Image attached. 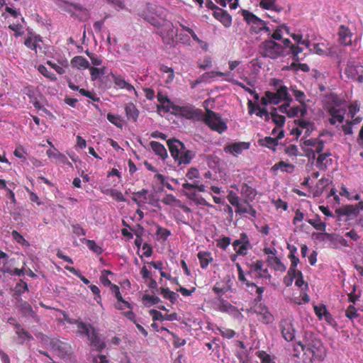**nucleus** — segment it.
<instances>
[{
  "instance_id": "nucleus-8",
  "label": "nucleus",
  "mask_w": 363,
  "mask_h": 363,
  "mask_svg": "<svg viewBox=\"0 0 363 363\" xmlns=\"http://www.w3.org/2000/svg\"><path fill=\"white\" fill-rule=\"evenodd\" d=\"M250 311L256 314L259 322L263 324H270L274 321V316L269 312L268 308L262 303L255 304Z\"/></svg>"
},
{
  "instance_id": "nucleus-5",
  "label": "nucleus",
  "mask_w": 363,
  "mask_h": 363,
  "mask_svg": "<svg viewBox=\"0 0 363 363\" xmlns=\"http://www.w3.org/2000/svg\"><path fill=\"white\" fill-rule=\"evenodd\" d=\"M242 14L244 20L247 24L250 25L252 32L259 33L262 31H264L268 35H270L272 30L267 26L265 21L247 10H242Z\"/></svg>"
},
{
  "instance_id": "nucleus-46",
  "label": "nucleus",
  "mask_w": 363,
  "mask_h": 363,
  "mask_svg": "<svg viewBox=\"0 0 363 363\" xmlns=\"http://www.w3.org/2000/svg\"><path fill=\"white\" fill-rule=\"evenodd\" d=\"M284 32L289 33V28L284 25L280 26L272 34V38L275 40H281L283 38Z\"/></svg>"
},
{
  "instance_id": "nucleus-34",
  "label": "nucleus",
  "mask_w": 363,
  "mask_h": 363,
  "mask_svg": "<svg viewBox=\"0 0 363 363\" xmlns=\"http://www.w3.org/2000/svg\"><path fill=\"white\" fill-rule=\"evenodd\" d=\"M125 111L128 119L135 122L139 116V111L133 103L128 104L125 107Z\"/></svg>"
},
{
  "instance_id": "nucleus-18",
  "label": "nucleus",
  "mask_w": 363,
  "mask_h": 363,
  "mask_svg": "<svg viewBox=\"0 0 363 363\" xmlns=\"http://www.w3.org/2000/svg\"><path fill=\"white\" fill-rule=\"evenodd\" d=\"M296 102H298L300 105L296 104V117L300 113L301 118H304L307 113V105L306 102L309 100H306V96L303 92L296 90Z\"/></svg>"
},
{
  "instance_id": "nucleus-23",
  "label": "nucleus",
  "mask_w": 363,
  "mask_h": 363,
  "mask_svg": "<svg viewBox=\"0 0 363 363\" xmlns=\"http://www.w3.org/2000/svg\"><path fill=\"white\" fill-rule=\"evenodd\" d=\"M251 272L256 273V275L260 278H269L270 274L267 268H264V262L262 260H257L252 263L250 266Z\"/></svg>"
},
{
  "instance_id": "nucleus-32",
  "label": "nucleus",
  "mask_w": 363,
  "mask_h": 363,
  "mask_svg": "<svg viewBox=\"0 0 363 363\" xmlns=\"http://www.w3.org/2000/svg\"><path fill=\"white\" fill-rule=\"evenodd\" d=\"M150 145L154 152L159 155L162 160H165L168 157L166 148L160 143L151 141Z\"/></svg>"
},
{
  "instance_id": "nucleus-51",
  "label": "nucleus",
  "mask_w": 363,
  "mask_h": 363,
  "mask_svg": "<svg viewBox=\"0 0 363 363\" xmlns=\"http://www.w3.org/2000/svg\"><path fill=\"white\" fill-rule=\"evenodd\" d=\"M107 119L110 123L115 125L116 127H123V123L121 116L108 113L107 114Z\"/></svg>"
},
{
  "instance_id": "nucleus-64",
  "label": "nucleus",
  "mask_w": 363,
  "mask_h": 363,
  "mask_svg": "<svg viewBox=\"0 0 363 363\" xmlns=\"http://www.w3.org/2000/svg\"><path fill=\"white\" fill-rule=\"evenodd\" d=\"M179 201L172 194H167L165 197L162 199V202L165 205H172Z\"/></svg>"
},
{
  "instance_id": "nucleus-48",
  "label": "nucleus",
  "mask_w": 363,
  "mask_h": 363,
  "mask_svg": "<svg viewBox=\"0 0 363 363\" xmlns=\"http://www.w3.org/2000/svg\"><path fill=\"white\" fill-rule=\"evenodd\" d=\"M28 291V286L26 282L23 281V280H20L18 283L16 284V286L14 288L15 294L16 296H21L23 293L25 291Z\"/></svg>"
},
{
  "instance_id": "nucleus-33",
  "label": "nucleus",
  "mask_w": 363,
  "mask_h": 363,
  "mask_svg": "<svg viewBox=\"0 0 363 363\" xmlns=\"http://www.w3.org/2000/svg\"><path fill=\"white\" fill-rule=\"evenodd\" d=\"M200 262V266L202 269H206L208 264L213 262L211 253L207 251L199 252L197 255Z\"/></svg>"
},
{
  "instance_id": "nucleus-11",
  "label": "nucleus",
  "mask_w": 363,
  "mask_h": 363,
  "mask_svg": "<svg viewBox=\"0 0 363 363\" xmlns=\"http://www.w3.org/2000/svg\"><path fill=\"white\" fill-rule=\"evenodd\" d=\"M50 345L53 350L58 352V355L61 357H65L71 353V346L57 339L51 340Z\"/></svg>"
},
{
  "instance_id": "nucleus-20",
  "label": "nucleus",
  "mask_w": 363,
  "mask_h": 363,
  "mask_svg": "<svg viewBox=\"0 0 363 363\" xmlns=\"http://www.w3.org/2000/svg\"><path fill=\"white\" fill-rule=\"evenodd\" d=\"M249 148V143L245 142L234 143L231 145H226L224 151L226 153L232 154L235 156L242 154L244 150Z\"/></svg>"
},
{
  "instance_id": "nucleus-41",
  "label": "nucleus",
  "mask_w": 363,
  "mask_h": 363,
  "mask_svg": "<svg viewBox=\"0 0 363 363\" xmlns=\"http://www.w3.org/2000/svg\"><path fill=\"white\" fill-rule=\"evenodd\" d=\"M40 38L35 36V37H28L25 41L24 45L30 48L32 50H34L37 53V48L40 47V45L38 44V41H40Z\"/></svg>"
},
{
  "instance_id": "nucleus-58",
  "label": "nucleus",
  "mask_w": 363,
  "mask_h": 363,
  "mask_svg": "<svg viewBox=\"0 0 363 363\" xmlns=\"http://www.w3.org/2000/svg\"><path fill=\"white\" fill-rule=\"evenodd\" d=\"M186 177L189 180H194L195 179H199L200 178V174L199 171L196 167H191L189 169L188 172L186 174Z\"/></svg>"
},
{
  "instance_id": "nucleus-57",
  "label": "nucleus",
  "mask_w": 363,
  "mask_h": 363,
  "mask_svg": "<svg viewBox=\"0 0 363 363\" xmlns=\"http://www.w3.org/2000/svg\"><path fill=\"white\" fill-rule=\"evenodd\" d=\"M39 72L42 74L44 77L51 79V80H55L56 77L55 75L52 73L51 72L48 71L47 67L44 65H39L38 68Z\"/></svg>"
},
{
  "instance_id": "nucleus-56",
  "label": "nucleus",
  "mask_w": 363,
  "mask_h": 363,
  "mask_svg": "<svg viewBox=\"0 0 363 363\" xmlns=\"http://www.w3.org/2000/svg\"><path fill=\"white\" fill-rule=\"evenodd\" d=\"M289 106V101L281 106H279L278 109L281 113H286L289 117H294L295 116V108L291 107L290 110L288 111V108Z\"/></svg>"
},
{
  "instance_id": "nucleus-43",
  "label": "nucleus",
  "mask_w": 363,
  "mask_h": 363,
  "mask_svg": "<svg viewBox=\"0 0 363 363\" xmlns=\"http://www.w3.org/2000/svg\"><path fill=\"white\" fill-rule=\"evenodd\" d=\"M89 72L91 80L95 81L106 74V67H102L101 68H96L91 67L89 68Z\"/></svg>"
},
{
  "instance_id": "nucleus-27",
  "label": "nucleus",
  "mask_w": 363,
  "mask_h": 363,
  "mask_svg": "<svg viewBox=\"0 0 363 363\" xmlns=\"http://www.w3.org/2000/svg\"><path fill=\"white\" fill-rule=\"evenodd\" d=\"M16 307L19 309L21 313L25 317L30 316L33 318L35 315V313L30 303L23 301L22 298L18 300Z\"/></svg>"
},
{
  "instance_id": "nucleus-53",
  "label": "nucleus",
  "mask_w": 363,
  "mask_h": 363,
  "mask_svg": "<svg viewBox=\"0 0 363 363\" xmlns=\"http://www.w3.org/2000/svg\"><path fill=\"white\" fill-rule=\"evenodd\" d=\"M86 242L89 249L93 251L94 253L101 255L103 252L102 247L99 246L94 240H86Z\"/></svg>"
},
{
  "instance_id": "nucleus-49",
  "label": "nucleus",
  "mask_w": 363,
  "mask_h": 363,
  "mask_svg": "<svg viewBox=\"0 0 363 363\" xmlns=\"http://www.w3.org/2000/svg\"><path fill=\"white\" fill-rule=\"evenodd\" d=\"M233 306L228 301L221 299L217 305V309L223 313L230 312Z\"/></svg>"
},
{
  "instance_id": "nucleus-54",
  "label": "nucleus",
  "mask_w": 363,
  "mask_h": 363,
  "mask_svg": "<svg viewBox=\"0 0 363 363\" xmlns=\"http://www.w3.org/2000/svg\"><path fill=\"white\" fill-rule=\"evenodd\" d=\"M218 330H219L220 335L224 337L227 339H231L235 337L236 335V333L235 330L223 327L218 328Z\"/></svg>"
},
{
  "instance_id": "nucleus-59",
  "label": "nucleus",
  "mask_w": 363,
  "mask_h": 363,
  "mask_svg": "<svg viewBox=\"0 0 363 363\" xmlns=\"http://www.w3.org/2000/svg\"><path fill=\"white\" fill-rule=\"evenodd\" d=\"M230 238L229 237H223L217 240L216 246L222 250H225L227 247L230 244Z\"/></svg>"
},
{
  "instance_id": "nucleus-29",
  "label": "nucleus",
  "mask_w": 363,
  "mask_h": 363,
  "mask_svg": "<svg viewBox=\"0 0 363 363\" xmlns=\"http://www.w3.org/2000/svg\"><path fill=\"white\" fill-rule=\"evenodd\" d=\"M145 20L157 28H160L167 20L162 13L147 15Z\"/></svg>"
},
{
  "instance_id": "nucleus-55",
  "label": "nucleus",
  "mask_w": 363,
  "mask_h": 363,
  "mask_svg": "<svg viewBox=\"0 0 363 363\" xmlns=\"http://www.w3.org/2000/svg\"><path fill=\"white\" fill-rule=\"evenodd\" d=\"M65 269L67 271H69V272H71L72 274H73L74 275L77 276V277H79L80 279V280L85 284H89V281L85 277H84L78 270H77L75 268L72 267H70V266H65Z\"/></svg>"
},
{
  "instance_id": "nucleus-4",
  "label": "nucleus",
  "mask_w": 363,
  "mask_h": 363,
  "mask_svg": "<svg viewBox=\"0 0 363 363\" xmlns=\"http://www.w3.org/2000/svg\"><path fill=\"white\" fill-rule=\"evenodd\" d=\"M259 52L264 57L277 59L283 53V46L273 40H266L259 46Z\"/></svg>"
},
{
  "instance_id": "nucleus-2",
  "label": "nucleus",
  "mask_w": 363,
  "mask_h": 363,
  "mask_svg": "<svg viewBox=\"0 0 363 363\" xmlns=\"http://www.w3.org/2000/svg\"><path fill=\"white\" fill-rule=\"evenodd\" d=\"M203 121L212 130L219 133L225 132L228 128L226 123L221 118L220 114L208 108H206V114Z\"/></svg>"
},
{
  "instance_id": "nucleus-28",
  "label": "nucleus",
  "mask_w": 363,
  "mask_h": 363,
  "mask_svg": "<svg viewBox=\"0 0 363 363\" xmlns=\"http://www.w3.org/2000/svg\"><path fill=\"white\" fill-rule=\"evenodd\" d=\"M68 86L73 91H78L79 94L82 96L88 97L91 99L93 101L98 102L99 101V97L96 96V94H94L89 91H87L84 89H80L78 86L75 85L71 79L67 81Z\"/></svg>"
},
{
  "instance_id": "nucleus-47",
  "label": "nucleus",
  "mask_w": 363,
  "mask_h": 363,
  "mask_svg": "<svg viewBox=\"0 0 363 363\" xmlns=\"http://www.w3.org/2000/svg\"><path fill=\"white\" fill-rule=\"evenodd\" d=\"M241 193L247 198L252 199L256 195V191L252 187L247 184H243L241 186Z\"/></svg>"
},
{
  "instance_id": "nucleus-42",
  "label": "nucleus",
  "mask_w": 363,
  "mask_h": 363,
  "mask_svg": "<svg viewBox=\"0 0 363 363\" xmlns=\"http://www.w3.org/2000/svg\"><path fill=\"white\" fill-rule=\"evenodd\" d=\"M160 294L165 299L169 300L172 303H174L177 301L178 295L174 291H170L169 289L161 288Z\"/></svg>"
},
{
  "instance_id": "nucleus-50",
  "label": "nucleus",
  "mask_w": 363,
  "mask_h": 363,
  "mask_svg": "<svg viewBox=\"0 0 363 363\" xmlns=\"http://www.w3.org/2000/svg\"><path fill=\"white\" fill-rule=\"evenodd\" d=\"M16 334L22 340H25L26 339L33 340V337L27 330L23 328L21 325H18V329L16 330Z\"/></svg>"
},
{
  "instance_id": "nucleus-45",
  "label": "nucleus",
  "mask_w": 363,
  "mask_h": 363,
  "mask_svg": "<svg viewBox=\"0 0 363 363\" xmlns=\"http://www.w3.org/2000/svg\"><path fill=\"white\" fill-rule=\"evenodd\" d=\"M294 166L292 164H289L286 163L285 162L281 161L277 164H275L272 167V169L274 171L281 169L282 172H286L289 173H292L294 172Z\"/></svg>"
},
{
  "instance_id": "nucleus-35",
  "label": "nucleus",
  "mask_w": 363,
  "mask_h": 363,
  "mask_svg": "<svg viewBox=\"0 0 363 363\" xmlns=\"http://www.w3.org/2000/svg\"><path fill=\"white\" fill-rule=\"evenodd\" d=\"M267 262L276 271L284 272L286 270V267L277 256H272L270 258H267Z\"/></svg>"
},
{
  "instance_id": "nucleus-13",
  "label": "nucleus",
  "mask_w": 363,
  "mask_h": 363,
  "mask_svg": "<svg viewBox=\"0 0 363 363\" xmlns=\"http://www.w3.org/2000/svg\"><path fill=\"white\" fill-rule=\"evenodd\" d=\"M303 286H304V287L301 289L302 291L300 294L301 299L298 302L296 301V304L306 303L310 301L309 296L306 292L308 289V284L303 281L301 272L296 270V286L302 287Z\"/></svg>"
},
{
  "instance_id": "nucleus-63",
  "label": "nucleus",
  "mask_w": 363,
  "mask_h": 363,
  "mask_svg": "<svg viewBox=\"0 0 363 363\" xmlns=\"http://www.w3.org/2000/svg\"><path fill=\"white\" fill-rule=\"evenodd\" d=\"M86 54L90 58L91 63L94 66H99L102 63V60L96 54L91 53L88 50L86 51Z\"/></svg>"
},
{
  "instance_id": "nucleus-7",
  "label": "nucleus",
  "mask_w": 363,
  "mask_h": 363,
  "mask_svg": "<svg viewBox=\"0 0 363 363\" xmlns=\"http://www.w3.org/2000/svg\"><path fill=\"white\" fill-rule=\"evenodd\" d=\"M303 152L308 159H314L315 152L320 153L324 147L323 141H318L317 139L311 138L303 141V145H301Z\"/></svg>"
},
{
  "instance_id": "nucleus-14",
  "label": "nucleus",
  "mask_w": 363,
  "mask_h": 363,
  "mask_svg": "<svg viewBox=\"0 0 363 363\" xmlns=\"http://www.w3.org/2000/svg\"><path fill=\"white\" fill-rule=\"evenodd\" d=\"M14 259H10L9 260H6L3 263V266L0 268V273L4 275L8 274L10 276H23L25 274V268L22 267L21 269L18 268H12V262Z\"/></svg>"
},
{
  "instance_id": "nucleus-38",
  "label": "nucleus",
  "mask_w": 363,
  "mask_h": 363,
  "mask_svg": "<svg viewBox=\"0 0 363 363\" xmlns=\"http://www.w3.org/2000/svg\"><path fill=\"white\" fill-rule=\"evenodd\" d=\"M235 211L240 214L248 213L254 218H255L257 216L256 210L248 202H245V203H242L240 206H238V208H236Z\"/></svg>"
},
{
  "instance_id": "nucleus-9",
  "label": "nucleus",
  "mask_w": 363,
  "mask_h": 363,
  "mask_svg": "<svg viewBox=\"0 0 363 363\" xmlns=\"http://www.w3.org/2000/svg\"><path fill=\"white\" fill-rule=\"evenodd\" d=\"M160 28H162V30L160 31V35L164 43L167 45L173 43L174 38L177 35V31L174 30L172 23L167 21Z\"/></svg>"
},
{
  "instance_id": "nucleus-26",
  "label": "nucleus",
  "mask_w": 363,
  "mask_h": 363,
  "mask_svg": "<svg viewBox=\"0 0 363 363\" xmlns=\"http://www.w3.org/2000/svg\"><path fill=\"white\" fill-rule=\"evenodd\" d=\"M87 337L91 345L96 347L99 352H101L106 347V344L100 339L94 328H91V333Z\"/></svg>"
},
{
  "instance_id": "nucleus-40",
  "label": "nucleus",
  "mask_w": 363,
  "mask_h": 363,
  "mask_svg": "<svg viewBox=\"0 0 363 363\" xmlns=\"http://www.w3.org/2000/svg\"><path fill=\"white\" fill-rule=\"evenodd\" d=\"M272 121L279 126L284 125L285 123V117L277 113V108H273L270 112Z\"/></svg>"
},
{
  "instance_id": "nucleus-30",
  "label": "nucleus",
  "mask_w": 363,
  "mask_h": 363,
  "mask_svg": "<svg viewBox=\"0 0 363 363\" xmlns=\"http://www.w3.org/2000/svg\"><path fill=\"white\" fill-rule=\"evenodd\" d=\"M335 213L339 216H357L359 213V211L357 208L354 205H346L336 209Z\"/></svg>"
},
{
  "instance_id": "nucleus-21",
  "label": "nucleus",
  "mask_w": 363,
  "mask_h": 363,
  "mask_svg": "<svg viewBox=\"0 0 363 363\" xmlns=\"http://www.w3.org/2000/svg\"><path fill=\"white\" fill-rule=\"evenodd\" d=\"M352 33L348 27L341 25L338 30V41L343 45H350L352 44Z\"/></svg>"
},
{
  "instance_id": "nucleus-44",
  "label": "nucleus",
  "mask_w": 363,
  "mask_h": 363,
  "mask_svg": "<svg viewBox=\"0 0 363 363\" xmlns=\"http://www.w3.org/2000/svg\"><path fill=\"white\" fill-rule=\"evenodd\" d=\"M182 187L186 190L196 189L200 192L205 191V186L203 184H200L199 181L197 180L194 181L193 183H184L182 184Z\"/></svg>"
},
{
  "instance_id": "nucleus-16",
  "label": "nucleus",
  "mask_w": 363,
  "mask_h": 363,
  "mask_svg": "<svg viewBox=\"0 0 363 363\" xmlns=\"http://www.w3.org/2000/svg\"><path fill=\"white\" fill-rule=\"evenodd\" d=\"M284 130H279L276 138L265 137L258 140V144L260 146L267 147L271 150H275L276 147L278 145L279 139H281L284 137Z\"/></svg>"
},
{
  "instance_id": "nucleus-1",
  "label": "nucleus",
  "mask_w": 363,
  "mask_h": 363,
  "mask_svg": "<svg viewBox=\"0 0 363 363\" xmlns=\"http://www.w3.org/2000/svg\"><path fill=\"white\" fill-rule=\"evenodd\" d=\"M169 152L178 167L187 165L196 157L195 152L188 150L183 143L177 139L167 140Z\"/></svg>"
},
{
  "instance_id": "nucleus-52",
  "label": "nucleus",
  "mask_w": 363,
  "mask_h": 363,
  "mask_svg": "<svg viewBox=\"0 0 363 363\" xmlns=\"http://www.w3.org/2000/svg\"><path fill=\"white\" fill-rule=\"evenodd\" d=\"M168 333L171 335L173 337V345L175 348H179L182 346H184L186 341L185 339H182L179 337L177 334L172 331H168Z\"/></svg>"
},
{
  "instance_id": "nucleus-6",
  "label": "nucleus",
  "mask_w": 363,
  "mask_h": 363,
  "mask_svg": "<svg viewBox=\"0 0 363 363\" xmlns=\"http://www.w3.org/2000/svg\"><path fill=\"white\" fill-rule=\"evenodd\" d=\"M308 35L305 38L302 34H296V71L301 70L303 72H308L310 68L308 65L298 62V55L305 50H311L309 49L310 42L308 40Z\"/></svg>"
},
{
  "instance_id": "nucleus-22",
  "label": "nucleus",
  "mask_w": 363,
  "mask_h": 363,
  "mask_svg": "<svg viewBox=\"0 0 363 363\" xmlns=\"http://www.w3.org/2000/svg\"><path fill=\"white\" fill-rule=\"evenodd\" d=\"M46 154L50 159L55 160V162L57 163L72 165L67 157L54 147L48 150Z\"/></svg>"
},
{
  "instance_id": "nucleus-12",
  "label": "nucleus",
  "mask_w": 363,
  "mask_h": 363,
  "mask_svg": "<svg viewBox=\"0 0 363 363\" xmlns=\"http://www.w3.org/2000/svg\"><path fill=\"white\" fill-rule=\"evenodd\" d=\"M289 248L290 249L291 266L287 274L284 278V283L286 286H291L295 279V247L291 248V245H289Z\"/></svg>"
},
{
  "instance_id": "nucleus-19",
  "label": "nucleus",
  "mask_w": 363,
  "mask_h": 363,
  "mask_svg": "<svg viewBox=\"0 0 363 363\" xmlns=\"http://www.w3.org/2000/svg\"><path fill=\"white\" fill-rule=\"evenodd\" d=\"M213 16L225 28H229L232 25V16L223 9L220 8L213 12Z\"/></svg>"
},
{
  "instance_id": "nucleus-25",
  "label": "nucleus",
  "mask_w": 363,
  "mask_h": 363,
  "mask_svg": "<svg viewBox=\"0 0 363 363\" xmlns=\"http://www.w3.org/2000/svg\"><path fill=\"white\" fill-rule=\"evenodd\" d=\"M112 79L114 84L120 89H126L128 91H133L135 94L137 96V91L135 89L134 86L131 85L130 83L126 82L125 79L119 74H111Z\"/></svg>"
},
{
  "instance_id": "nucleus-37",
  "label": "nucleus",
  "mask_w": 363,
  "mask_h": 363,
  "mask_svg": "<svg viewBox=\"0 0 363 363\" xmlns=\"http://www.w3.org/2000/svg\"><path fill=\"white\" fill-rule=\"evenodd\" d=\"M71 63L73 67L77 68H84L89 69V68L91 67L89 61L82 56L74 57L72 60Z\"/></svg>"
},
{
  "instance_id": "nucleus-62",
  "label": "nucleus",
  "mask_w": 363,
  "mask_h": 363,
  "mask_svg": "<svg viewBox=\"0 0 363 363\" xmlns=\"http://www.w3.org/2000/svg\"><path fill=\"white\" fill-rule=\"evenodd\" d=\"M11 235H12L13 238L18 243L21 244L23 245H28V242H27V240H26L25 238H23V236L21 234H20L18 231L13 230L12 233H11Z\"/></svg>"
},
{
  "instance_id": "nucleus-24",
  "label": "nucleus",
  "mask_w": 363,
  "mask_h": 363,
  "mask_svg": "<svg viewBox=\"0 0 363 363\" xmlns=\"http://www.w3.org/2000/svg\"><path fill=\"white\" fill-rule=\"evenodd\" d=\"M328 113L331 116V118L329 119L330 124L335 125L337 121L342 123L344 121L345 109L331 106L328 109Z\"/></svg>"
},
{
  "instance_id": "nucleus-10",
  "label": "nucleus",
  "mask_w": 363,
  "mask_h": 363,
  "mask_svg": "<svg viewBox=\"0 0 363 363\" xmlns=\"http://www.w3.org/2000/svg\"><path fill=\"white\" fill-rule=\"evenodd\" d=\"M280 328L283 337L286 341H293L295 338V328L292 320L289 318L282 320L280 323Z\"/></svg>"
},
{
  "instance_id": "nucleus-60",
  "label": "nucleus",
  "mask_w": 363,
  "mask_h": 363,
  "mask_svg": "<svg viewBox=\"0 0 363 363\" xmlns=\"http://www.w3.org/2000/svg\"><path fill=\"white\" fill-rule=\"evenodd\" d=\"M324 45L323 44H313V48H310L311 50H305L304 55L307 53L313 51V52L318 55H323L325 53V50L323 49Z\"/></svg>"
},
{
  "instance_id": "nucleus-3",
  "label": "nucleus",
  "mask_w": 363,
  "mask_h": 363,
  "mask_svg": "<svg viewBox=\"0 0 363 363\" xmlns=\"http://www.w3.org/2000/svg\"><path fill=\"white\" fill-rule=\"evenodd\" d=\"M281 80L272 79L270 84L274 86L276 89V92L267 91V96L269 98V102L272 104H278L281 101H288L289 100V94L288 93V89L286 86L281 85Z\"/></svg>"
},
{
  "instance_id": "nucleus-17",
  "label": "nucleus",
  "mask_w": 363,
  "mask_h": 363,
  "mask_svg": "<svg viewBox=\"0 0 363 363\" xmlns=\"http://www.w3.org/2000/svg\"><path fill=\"white\" fill-rule=\"evenodd\" d=\"M203 114L200 109L194 108L192 106H182L180 110L179 116L186 118V119L199 118Z\"/></svg>"
},
{
  "instance_id": "nucleus-15",
  "label": "nucleus",
  "mask_w": 363,
  "mask_h": 363,
  "mask_svg": "<svg viewBox=\"0 0 363 363\" xmlns=\"http://www.w3.org/2000/svg\"><path fill=\"white\" fill-rule=\"evenodd\" d=\"M296 124H298L296 132V140L303 131L304 137H307L314 130V123L309 121H306L303 118L296 120Z\"/></svg>"
},
{
  "instance_id": "nucleus-31",
  "label": "nucleus",
  "mask_w": 363,
  "mask_h": 363,
  "mask_svg": "<svg viewBox=\"0 0 363 363\" xmlns=\"http://www.w3.org/2000/svg\"><path fill=\"white\" fill-rule=\"evenodd\" d=\"M157 98L160 104L157 106V111L162 110L165 113H168L169 111V107H168L167 105L171 104V100L169 99L168 96L164 95L161 91H159Z\"/></svg>"
},
{
  "instance_id": "nucleus-61",
  "label": "nucleus",
  "mask_w": 363,
  "mask_h": 363,
  "mask_svg": "<svg viewBox=\"0 0 363 363\" xmlns=\"http://www.w3.org/2000/svg\"><path fill=\"white\" fill-rule=\"evenodd\" d=\"M257 356L261 359L262 363H275L272 361L271 356L264 351H258Z\"/></svg>"
},
{
  "instance_id": "nucleus-39",
  "label": "nucleus",
  "mask_w": 363,
  "mask_h": 363,
  "mask_svg": "<svg viewBox=\"0 0 363 363\" xmlns=\"http://www.w3.org/2000/svg\"><path fill=\"white\" fill-rule=\"evenodd\" d=\"M241 238L244 240V243H242L235 251L236 252L237 255H246L247 253V250H248L249 247L250 246V243L248 238L245 233L241 234Z\"/></svg>"
},
{
  "instance_id": "nucleus-36",
  "label": "nucleus",
  "mask_w": 363,
  "mask_h": 363,
  "mask_svg": "<svg viewBox=\"0 0 363 363\" xmlns=\"http://www.w3.org/2000/svg\"><path fill=\"white\" fill-rule=\"evenodd\" d=\"M67 321L71 324H74V323L77 324L78 332L82 335L88 336L89 335V333H91V328H92V327L90 325H88L83 322L78 321L76 320H67Z\"/></svg>"
}]
</instances>
